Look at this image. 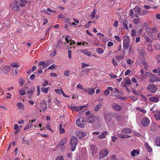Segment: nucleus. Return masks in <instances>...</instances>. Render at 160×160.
<instances>
[{"instance_id": "26", "label": "nucleus", "mask_w": 160, "mask_h": 160, "mask_svg": "<svg viewBox=\"0 0 160 160\" xmlns=\"http://www.w3.org/2000/svg\"><path fill=\"white\" fill-rule=\"evenodd\" d=\"M125 84L131 85L132 84V82L130 81V78L128 77L126 78L125 79Z\"/></svg>"}, {"instance_id": "40", "label": "nucleus", "mask_w": 160, "mask_h": 160, "mask_svg": "<svg viewBox=\"0 0 160 160\" xmlns=\"http://www.w3.org/2000/svg\"><path fill=\"white\" fill-rule=\"evenodd\" d=\"M11 65L13 68H18L19 67L18 65L16 63H12L11 64Z\"/></svg>"}, {"instance_id": "10", "label": "nucleus", "mask_w": 160, "mask_h": 160, "mask_svg": "<svg viewBox=\"0 0 160 160\" xmlns=\"http://www.w3.org/2000/svg\"><path fill=\"white\" fill-rule=\"evenodd\" d=\"M149 100L153 102H157L159 101V98L156 97H152L149 98Z\"/></svg>"}, {"instance_id": "61", "label": "nucleus", "mask_w": 160, "mask_h": 160, "mask_svg": "<svg viewBox=\"0 0 160 160\" xmlns=\"http://www.w3.org/2000/svg\"><path fill=\"white\" fill-rule=\"evenodd\" d=\"M48 84V82L47 80L45 81L42 84V86L43 87L46 86Z\"/></svg>"}, {"instance_id": "42", "label": "nucleus", "mask_w": 160, "mask_h": 160, "mask_svg": "<svg viewBox=\"0 0 160 160\" xmlns=\"http://www.w3.org/2000/svg\"><path fill=\"white\" fill-rule=\"evenodd\" d=\"M70 72V71L69 70H67L65 71L64 73V74L65 76L68 77L69 76V73Z\"/></svg>"}, {"instance_id": "35", "label": "nucleus", "mask_w": 160, "mask_h": 160, "mask_svg": "<svg viewBox=\"0 0 160 160\" xmlns=\"http://www.w3.org/2000/svg\"><path fill=\"white\" fill-rule=\"evenodd\" d=\"M142 64L144 66V68L147 69L148 68V64L145 61H142L141 62Z\"/></svg>"}, {"instance_id": "2", "label": "nucleus", "mask_w": 160, "mask_h": 160, "mask_svg": "<svg viewBox=\"0 0 160 160\" xmlns=\"http://www.w3.org/2000/svg\"><path fill=\"white\" fill-rule=\"evenodd\" d=\"M148 75L150 76L149 80L151 83L155 81H159L160 79L159 78L155 76L154 75L151 73L148 72Z\"/></svg>"}, {"instance_id": "31", "label": "nucleus", "mask_w": 160, "mask_h": 160, "mask_svg": "<svg viewBox=\"0 0 160 160\" xmlns=\"http://www.w3.org/2000/svg\"><path fill=\"white\" fill-rule=\"evenodd\" d=\"M156 144L157 146H160V137L157 138L155 140Z\"/></svg>"}, {"instance_id": "17", "label": "nucleus", "mask_w": 160, "mask_h": 160, "mask_svg": "<svg viewBox=\"0 0 160 160\" xmlns=\"http://www.w3.org/2000/svg\"><path fill=\"white\" fill-rule=\"evenodd\" d=\"M87 118L88 120L89 123H92L94 122L95 120L94 115L91 114L89 117H88Z\"/></svg>"}, {"instance_id": "20", "label": "nucleus", "mask_w": 160, "mask_h": 160, "mask_svg": "<svg viewBox=\"0 0 160 160\" xmlns=\"http://www.w3.org/2000/svg\"><path fill=\"white\" fill-rule=\"evenodd\" d=\"M27 3V0H19L18 2L19 4L21 7L24 6Z\"/></svg>"}, {"instance_id": "53", "label": "nucleus", "mask_w": 160, "mask_h": 160, "mask_svg": "<svg viewBox=\"0 0 160 160\" xmlns=\"http://www.w3.org/2000/svg\"><path fill=\"white\" fill-rule=\"evenodd\" d=\"M68 58L69 59H71V53H72V51L71 50H68Z\"/></svg>"}, {"instance_id": "46", "label": "nucleus", "mask_w": 160, "mask_h": 160, "mask_svg": "<svg viewBox=\"0 0 160 160\" xmlns=\"http://www.w3.org/2000/svg\"><path fill=\"white\" fill-rule=\"evenodd\" d=\"M45 64V62L42 61L38 63L39 66H43Z\"/></svg>"}, {"instance_id": "58", "label": "nucleus", "mask_w": 160, "mask_h": 160, "mask_svg": "<svg viewBox=\"0 0 160 160\" xmlns=\"http://www.w3.org/2000/svg\"><path fill=\"white\" fill-rule=\"evenodd\" d=\"M131 32L132 35L133 36L135 35L136 34V32L134 29L132 30Z\"/></svg>"}, {"instance_id": "7", "label": "nucleus", "mask_w": 160, "mask_h": 160, "mask_svg": "<svg viewBox=\"0 0 160 160\" xmlns=\"http://www.w3.org/2000/svg\"><path fill=\"white\" fill-rule=\"evenodd\" d=\"M11 9L15 12H18L20 10L19 6L16 3H11L10 5Z\"/></svg>"}, {"instance_id": "24", "label": "nucleus", "mask_w": 160, "mask_h": 160, "mask_svg": "<svg viewBox=\"0 0 160 160\" xmlns=\"http://www.w3.org/2000/svg\"><path fill=\"white\" fill-rule=\"evenodd\" d=\"M102 106V104L101 103H99L95 106L94 110L95 111H98L101 108Z\"/></svg>"}, {"instance_id": "56", "label": "nucleus", "mask_w": 160, "mask_h": 160, "mask_svg": "<svg viewBox=\"0 0 160 160\" xmlns=\"http://www.w3.org/2000/svg\"><path fill=\"white\" fill-rule=\"evenodd\" d=\"M90 66V65L88 64H85L84 63H82V68H84L85 67Z\"/></svg>"}, {"instance_id": "33", "label": "nucleus", "mask_w": 160, "mask_h": 160, "mask_svg": "<svg viewBox=\"0 0 160 160\" xmlns=\"http://www.w3.org/2000/svg\"><path fill=\"white\" fill-rule=\"evenodd\" d=\"M49 88V87H48L45 88H41V90L42 92H44L45 93H47L48 92V91Z\"/></svg>"}, {"instance_id": "30", "label": "nucleus", "mask_w": 160, "mask_h": 160, "mask_svg": "<svg viewBox=\"0 0 160 160\" xmlns=\"http://www.w3.org/2000/svg\"><path fill=\"white\" fill-rule=\"evenodd\" d=\"M105 119L107 122H109L111 119V116L110 114H108L105 117Z\"/></svg>"}, {"instance_id": "27", "label": "nucleus", "mask_w": 160, "mask_h": 160, "mask_svg": "<svg viewBox=\"0 0 160 160\" xmlns=\"http://www.w3.org/2000/svg\"><path fill=\"white\" fill-rule=\"evenodd\" d=\"M89 68H85L82 70V71L81 73V76H83L85 75L84 72H88L90 70Z\"/></svg>"}, {"instance_id": "36", "label": "nucleus", "mask_w": 160, "mask_h": 160, "mask_svg": "<svg viewBox=\"0 0 160 160\" xmlns=\"http://www.w3.org/2000/svg\"><path fill=\"white\" fill-rule=\"evenodd\" d=\"M63 125L62 124L59 125L61 133H63L65 132L64 129L62 127Z\"/></svg>"}, {"instance_id": "54", "label": "nucleus", "mask_w": 160, "mask_h": 160, "mask_svg": "<svg viewBox=\"0 0 160 160\" xmlns=\"http://www.w3.org/2000/svg\"><path fill=\"white\" fill-rule=\"evenodd\" d=\"M70 36L69 35H67L66 36L65 40L68 43L69 42V41L68 40L69 38H70Z\"/></svg>"}, {"instance_id": "41", "label": "nucleus", "mask_w": 160, "mask_h": 160, "mask_svg": "<svg viewBox=\"0 0 160 160\" xmlns=\"http://www.w3.org/2000/svg\"><path fill=\"white\" fill-rule=\"evenodd\" d=\"M55 160H63V157L62 155L58 156L56 157Z\"/></svg>"}, {"instance_id": "38", "label": "nucleus", "mask_w": 160, "mask_h": 160, "mask_svg": "<svg viewBox=\"0 0 160 160\" xmlns=\"http://www.w3.org/2000/svg\"><path fill=\"white\" fill-rule=\"evenodd\" d=\"M96 51L99 54H101L103 52V50L101 48H98L96 50Z\"/></svg>"}, {"instance_id": "60", "label": "nucleus", "mask_w": 160, "mask_h": 160, "mask_svg": "<svg viewBox=\"0 0 160 160\" xmlns=\"http://www.w3.org/2000/svg\"><path fill=\"white\" fill-rule=\"evenodd\" d=\"M56 54V52L55 50H54V51L53 52H52L50 53V56L52 57H53L55 56Z\"/></svg>"}, {"instance_id": "57", "label": "nucleus", "mask_w": 160, "mask_h": 160, "mask_svg": "<svg viewBox=\"0 0 160 160\" xmlns=\"http://www.w3.org/2000/svg\"><path fill=\"white\" fill-rule=\"evenodd\" d=\"M118 22L117 20H115L114 21V23L113 24V26L114 27H117L118 25Z\"/></svg>"}, {"instance_id": "59", "label": "nucleus", "mask_w": 160, "mask_h": 160, "mask_svg": "<svg viewBox=\"0 0 160 160\" xmlns=\"http://www.w3.org/2000/svg\"><path fill=\"white\" fill-rule=\"evenodd\" d=\"M129 45L127 44H123V47L125 50H127L128 48Z\"/></svg>"}, {"instance_id": "63", "label": "nucleus", "mask_w": 160, "mask_h": 160, "mask_svg": "<svg viewBox=\"0 0 160 160\" xmlns=\"http://www.w3.org/2000/svg\"><path fill=\"white\" fill-rule=\"evenodd\" d=\"M132 60L130 59H128L126 60L127 63L129 64H132Z\"/></svg>"}, {"instance_id": "3", "label": "nucleus", "mask_w": 160, "mask_h": 160, "mask_svg": "<svg viewBox=\"0 0 160 160\" xmlns=\"http://www.w3.org/2000/svg\"><path fill=\"white\" fill-rule=\"evenodd\" d=\"M157 87L154 85H148L147 87V90L150 92L155 93L157 90Z\"/></svg>"}, {"instance_id": "64", "label": "nucleus", "mask_w": 160, "mask_h": 160, "mask_svg": "<svg viewBox=\"0 0 160 160\" xmlns=\"http://www.w3.org/2000/svg\"><path fill=\"white\" fill-rule=\"evenodd\" d=\"M112 62L115 66H117L118 65L117 62L115 61L114 59H113L112 60Z\"/></svg>"}, {"instance_id": "51", "label": "nucleus", "mask_w": 160, "mask_h": 160, "mask_svg": "<svg viewBox=\"0 0 160 160\" xmlns=\"http://www.w3.org/2000/svg\"><path fill=\"white\" fill-rule=\"evenodd\" d=\"M55 65L54 64H52V65H51L49 67L48 69H51L52 70L55 68Z\"/></svg>"}, {"instance_id": "29", "label": "nucleus", "mask_w": 160, "mask_h": 160, "mask_svg": "<svg viewBox=\"0 0 160 160\" xmlns=\"http://www.w3.org/2000/svg\"><path fill=\"white\" fill-rule=\"evenodd\" d=\"M123 27L125 29H128V22L126 19H124L123 21Z\"/></svg>"}, {"instance_id": "47", "label": "nucleus", "mask_w": 160, "mask_h": 160, "mask_svg": "<svg viewBox=\"0 0 160 160\" xmlns=\"http://www.w3.org/2000/svg\"><path fill=\"white\" fill-rule=\"evenodd\" d=\"M156 59L157 62L160 64V55H157Z\"/></svg>"}, {"instance_id": "50", "label": "nucleus", "mask_w": 160, "mask_h": 160, "mask_svg": "<svg viewBox=\"0 0 160 160\" xmlns=\"http://www.w3.org/2000/svg\"><path fill=\"white\" fill-rule=\"evenodd\" d=\"M98 137L101 139H103L105 137V136H104V135L102 134V132H101V135H98Z\"/></svg>"}, {"instance_id": "34", "label": "nucleus", "mask_w": 160, "mask_h": 160, "mask_svg": "<svg viewBox=\"0 0 160 160\" xmlns=\"http://www.w3.org/2000/svg\"><path fill=\"white\" fill-rule=\"evenodd\" d=\"M32 122H31V121H30L29 122V123H28V124L26 126L25 128L24 129V130H25L29 128L32 126Z\"/></svg>"}, {"instance_id": "21", "label": "nucleus", "mask_w": 160, "mask_h": 160, "mask_svg": "<svg viewBox=\"0 0 160 160\" xmlns=\"http://www.w3.org/2000/svg\"><path fill=\"white\" fill-rule=\"evenodd\" d=\"M42 105V107L43 108V109H42V111L44 112L45 111L46 109L47 108V103H46L44 101L41 103Z\"/></svg>"}, {"instance_id": "43", "label": "nucleus", "mask_w": 160, "mask_h": 160, "mask_svg": "<svg viewBox=\"0 0 160 160\" xmlns=\"http://www.w3.org/2000/svg\"><path fill=\"white\" fill-rule=\"evenodd\" d=\"M135 14L133 12V10H131L130 11V16L132 18L134 17Z\"/></svg>"}, {"instance_id": "22", "label": "nucleus", "mask_w": 160, "mask_h": 160, "mask_svg": "<svg viewBox=\"0 0 160 160\" xmlns=\"http://www.w3.org/2000/svg\"><path fill=\"white\" fill-rule=\"evenodd\" d=\"M62 41L61 38L56 43V46H55L56 47L57 49H60L61 48V45L62 43Z\"/></svg>"}, {"instance_id": "9", "label": "nucleus", "mask_w": 160, "mask_h": 160, "mask_svg": "<svg viewBox=\"0 0 160 160\" xmlns=\"http://www.w3.org/2000/svg\"><path fill=\"white\" fill-rule=\"evenodd\" d=\"M67 142V139L66 138H64L58 144V146L59 147H60L63 149V147L64 148V147H63V145L64 144L66 143Z\"/></svg>"}, {"instance_id": "45", "label": "nucleus", "mask_w": 160, "mask_h": 160, "mask_svg": "<svg viewBox=\"0 0 160 160\" xmlns=\"http://www.w3.org/2000/svg\"><path fill=\"white\" fill-rule=\"evenodd\" d=\"M19 82L21 86H22L23 85L24 81L23 79L21 78L19 80Z\"/></svg>"}, {"instance_id": "1", "label": "nucleus", "mask_w": 160, "mask_h": 160, "mask_svg": "<svg viewBox=\"0 0 160 160\" xmlns=\"http://www.w3.org/2000/svg\"><path fill=\"white\" fill-rule=\"evenodd\" d=\"M78 143V140L77 138L74 136H72L70 142L72 151H74L75 150L76 146Z\"/></svg>"}, {"instance_id": "19", "label": "nucleus", "mask_w": 160, "mask_h": 160, "mask_svg": "<svg viewBox=\"0 0 160 160\" xmlns=\"http://www.w3.org/2000/svg\"><path fill=\"white\" fill-rule=\"evenodd\" d=\"M84 92H88L90 94V95H92L94 92V90L95 89L94 88H88V90H86Z\"/></svg>"}, {"instance_id": "44", "label": "nucleus", "mask_w": 160, "mask_h": 160, "mask_svg": "<svg viewBox=\"0 0 160 160\" xmlns=\"http://www.w3.org/2000/svg\"><path fill=\"white\" fill-rule=\"evenodd\" d=\"M118 136L120 138H126V135H124L121 133H119L118 134Z\"/></svg>"}, {"instance_id": "62", "label": "nucleus", "mask_w": 160, "mask_h": 160, "mask_svg": "<svg viewBox=\"0 0 160 160\" xmlns=\"http://www.w3.org/2000/svg\"><path fill=\"white\" fill-rule=\"evenodd\" d=\"M123 44H127L128 45H129V42L128 40V39L127 40H124L123 42Z\"/></svg>"}, {"instance_id": "16", "label": "nucleus", "mask_w": 160, "mask_h": 160, "mask_svg": "<svg viewBox=\"0 0 160 160\" xmlns=\"http://www.w3.org/2000/svg\"><path fill=\"white\" fill-rule=\"evenodd\" d=\"M90 148L92 155L94 154L97 151V147L95 145H92L90 146Z\"/></svg>"}, {"instance_id": "37", "label": "nucleus", "mask_w": 160, "mask_h": 160, "mask_svg": "<svg viewBox=\"0 0 160 160\" xmlns=\"http://www.w3.org/2000/svg\"><path fill=\"white\" fill-rule=\"evenodd\" d=\"M70 107L71 109L72 110H74L77 112L79 110V108L77 106H75Z\"/></svg>"}, {"instance_id": "14", "label": "nucleus", "mask_w": 160, "mask_h": 160, "mask_svg": "<svg viewBox=\"0 0 160 160\" xmlns=\"http://www.w3.org/2000/svg\"><path fill=\"white\" fill-rule=\"evenodd\" d=\"M135 14H141V8L138 6L136 7L133 9Z\"/></svg>"}, {"instance_id": "5", "label": "nucleus", "mask_w": 160, "mask_h": 160, "mask_svg": "<svg viewBox=\"0 0 160 160\" xmlns=\"http://www.w3.org/2000/svg\"><path fill=\"white\" fill-rule=\"evenodd\" d=\"M108 154V151L106 149L101 150L99 152V157L100 158H102L107 156Z\"/></svg>"}, {"instance_id": "13", "label": "nucleus", "mask_w": 160, "mask_h": 160, "mask_svg": "<svg viewBox=\"0 0 160 160\" xmlns=\"http://www.w3.org/2000/svg\"><path fill=\"white\" fill-rule=\"evenodd\" d=\"M35 90L34 87H32L27 91V93L30 96H32L34 94L33 91Z\"/></svg>"}, {"instance_id": "23", "label": "nucleus", "mask_w": 160, "mask_h": 160, "mask_svg": "<svg viewBox=\"0 0 160 160\" xmlns=\"http://www.w3.org/2000/svg\"><path fill=\"white\" fill-rule=\"evenodd\" d=\"M147 51L150 53L153 52V49L152 48V45L150 44L147 45Z\"/></svg>"}, {"instance_id": "49", "label": "nucleus", "mask_w": 160, "mask_h": 160, "mask_svg": "<svg viewBox=\"0 0 160 160\" xmlns=\"http://www.w3.org/2000/svg\"><path fill=\"white\" fill-rule=\"evenodd\" d=\"M139 22L140 20L137 18H134L133 20V22L135 24L138 23Z\"/></svg>"}, {"instance_id": "32", "label": "nucleus", "mask_w": 160, "mask_h": 160, "mask_svg": "<svg viewBox=\"0 0 160 160\" xmlns=\"http://www.w3.org/2000/svg\"><path fill=\"white\" fill-rule=\"evenodd\" d=\"M82 52H83V53L88 56L90 57L91 56V52H88L87 50H85L83 51H82Z\"/></svg>"}, {"instance_id": "6", "label": "nucleus", "mask_w": 160, "mask_h": 160, "mask_svg": "<svg viewBox=\"0 0 160 160\" xmlns=\"http://www.w3.org/2000/svg\"><path fill=\"white\" fill-rule=\"evenodd\" d=\"M112 107L113 109L116 111H120L122 109V107L121 105H118L116 103L112 104Z\"/></svg>"}, {"instance_id": "48", "label": "nucleus", "mask_w": 160, "mask_h": 160, "mask_svg": "<svg viewBox=\"0 0 160 160\" xmlns=\"http://www.w3.org/2000/svg\"><path fill=\"white\" fill-rule=\"evenodd\" d=\"M20 92V94L22 95H23L25 94V91L23 90H20L19 91Z\"/></svg>"}, {"instance_id": "39", "label": "nucleus", "mask_w": 160, "mask_h": 160, "mask_svg": "<svg viewBox=\"0 0 160 160\" xmlns=\"http://www.w3.org/2000/svg\"><path fill=\"white\" fill-rule=\"evenodd\" d=\"M145 144L146 148L148 150V152H151L152 151V149L150 146L147 143H145Z\"/></svg>"}, {"instance_id": "8", "label": "nucleus", "mask_w": 160, "mask_h": 160, "mask_svg": "<svg viewBox=\"0 0 160 160\" xmlns=\"http://www.w3.org/2000/svg\"><path fill=\"white\" fill-rule=\"evenodd\" d=\"M1 70L5 73H7L10 71V67L8 66H5L0 68Z\"/></svg>"}, {"instance_id": "52", "label": "nucleus", "mask_w": 160, "mask_h": 160, "mask_svg": "<svg viewBox=\"0 0 160 160\" xmlns=\"http://www.w3.org/2000/svg\"><path fill=\"white\" fill-rule=\"evenodd\" d=\"M110 92L109 90L106 89L104 92V94L105 96L108 95L109 94Z\"/></svg>"}, {"instance_id": "4", "label": "nucleus", "mask_w": 160, "mask_h": 160, "mask_svg": "<svg viewBox=\"0 0 160 160\" xmlns=\"http://www.w3.org/2000/svg\"><path fill=\"white\" fill-rule=\"evenodd\" d=\"M150 121L148 118L145 117H143L142 120L141 124L142 126L144 127H147L149 124Z\"/></svg>"}, {"instance_id": "11", "label": "nucleus", "mask_w": 160, "mask_h": 160, "mask_svg": "<svg viewBox=\"0 0 160 160\" xmlns=\"http://www.w3.org/2000/svg\"><path fill=\"white\" fill-rule=\"evenodd\" d=\"M76 134L80 139L83 138L86 135V133L79 131H77L76 133Z\"/></svg>"}, {"instance_id": "15", "label": "nucleus", "mask_w": 160, "mask_h": 160, "mask_svg": "<svg viewBox=\"0 0 160 160\" xmlns=\"http://www.w3.org/2000/svg\"><path fill=\"white\" fill-rule=\"evenodd\" d=\"M122 132L125 134H129L132 132V130L128 128H124L122 129Z\"/></svg>"}, {"instance_id": "12", "label": "nucleus", "mask_w": 160, "mask_h": 160, "mask_svg": "<svg viewBox=\"0 0 160 160\" xmlns=\"http://www.w3.org/2000/svg\"><path fill=\"white\" fill-rule=\"evenodd\" d=\"M139 154V151L138 149H134L131 153V155L133 157H135V155Z\"/></svg>"}, {"instance_id": "28", "label": "nucleus", "mask_w": 160, "mask_h": 160, "mask_svg": "<svg viewBox=\"0 0 160 160\" xmlns=\"http://www.w3.org/2000/svg\"><path fill=\"white\" fill-rule=\"evenodd\" d=\"M17 106L18 108L19 109H23L24 107V105L21 102H18L17 103Z\"/></svg>"}, {"instance_id": "18", "label": "nucleus", "mask_w": 160, "mask_h": 160, "mask_svg": "<svg viewBox=\"0 0 160 160\" xmlns=\"http://www.w3.org/2000/svg\"><path fill=\"white\" fill-rule=\"evenodd\" d=\"M139 55L143 57H146L147 55V53L146 52L145 50L142 48L139 52Z\"/></svg>"}, {"instance_id": "55", "label": "nucleus", "mask_w": 160, "mask_h": 160, "mask_svg": "<svg viewBox=\"0 0 160 160\" xmlns=\"http://www.w3.org/2000/svg\"><path fill=\"white\" fill-rule=\"evenodd\" d=\"M60 91H61V92L62 94V95L64 97H66V98H68V95H66V94H65V93H64V92H63V90L62 89H60Z\"/></svg>"}, {"instance_id": "25", "label": "nucleus", "mask_w": 160, "mask_h": 160, "mask_svg": "<svg viewBox=\"0 0 160 160\" xmlns=\"http://www.w3.org/2000/svg\"><path fill=\"white\" fill-rule=\"evenodd\" d=\"M76 123L77 125L79 127L81 128H84V126L83 124L81 123L80 120L79 118H78L76 120Z\"/></svg>"}]
</instances>
